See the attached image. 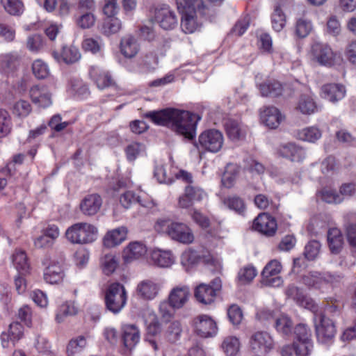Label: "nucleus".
I'll use <instances>...</instances> for the list:
<instances>
[{
	"label": "nucleus",
	"mask_w": 356,
	"mask_h": 356,
	"mask_svg": "<svg viewBox=\"0 0 356 356\" xmlns=\"http://www.w3.org/2000/svg\"><path fill=\"white\" fill-rule=\"evenodd\" d=\"M144 117L188 140L195 138L197 124L201 119L197 114L173 108L148 111L144 114Z\"/></svg>",
	"instance_id": "1"
},
{
	"label": "nucleus",
	"mask_w": 356,
	"mask_h": 356,
	"mask_svg": "<svg viewBox=\"0 0 356 356\" xmlns=\"http://www.w3.org/2000/svg\"><path fill=\"white\" fill-rule=\"evenodd\" d=\"M155 229L166 234L171 240L182 244H191L195 238L192 229L186 224L170 219L158 220Z\"/></svg>",
	"instance_id": "3"
},
{
	"label": "nucleus",
	"mask_w": 356,
	"mask_h": 356,
	"mask_svg": "<svg viewBox=\"0 0 356 356\" xmlns=\"http://www.w3.org/2000/svg\"><path fill=\"white\" fill-rule=\"evenodd\" d=\"M285 294L288 298H291L298 305L309 309L312 312H316L318 308V305L313 299L307 296L302 289L293 284L289 285L286 288Z\"/></svg>",
	"instance_id": "13"
},
{
	"label": "nucleus",
	"mask_w": 356,
	"mask_h": 356,
	"mask_svg": "<svg viewBox=\"0 0 356 356\" xmlns=\"http://www.w3.org/2000/svg\"><path fill=\"white\" fill-rule=\"evenodd\" d=\"M127 299V292L122 284L114 282L108 286L105 295V304L110 312L119 313L124 307Z\"/></svg>",
	"instance_id": "5"
},
{
	"label": "nucleus",
	"mask_w": 356,
	"mask_h": 356,
	"mask_svg": "<svg viewBox=\"0 0 356 356\" xmlns=\"http://www.w3.org/2000/svg\"><path fill=\"white\" fill-rule=\"evenodd\" d=\"M225 129L228 138L233 141L243 139L246 132L241 124L234 119H228L225 122Z\"/></svg>",
	"instance_id": "27"
},
{
	"label": "nucleus",
	"mask_w": 356,
	"mask_h": 356,
	"mask_svg": "<svg viewBox=\"0 0 356 356\" xmlns=\"http://www.w3.org/2000/svg\"><path fill=\"white\" fill-rule=\"evenodd\" d=\"M65 235L72 243L86 244L89 240V225L86 222L76 223L66 230Z\"/></svg>",
	"instance_id": "15"
},
{
	"label": "nucleus",
	"mask_w": 356,
	"mask_h": 356,
	"mask_svg": "<svg viewBox=\"0 0 356 356\" xmlns=\"http://www.w3.org/2000/svg\"><path fill=\"white\" fill-rule=\"evenodd\" d=\"M200 260V256L195 250L189 249L184 251L181 256V263L187 269L195 265Z\"/></svg>",
	"instance_id": "53"
},
{
	"label": "nucleus",
	"mask_w": 356,
	"mask_h": 356,
	"mask_svg": "<svg viewBox=\"0 0 356 356\" xmlns=\"http://www.w3.org/2000/svg\"><path fill=\"white\" fill-rule=\"evenodd\" d=\"M252 227L255 230L268 236H273L277 229L275 218L266 213L259 214L254 220Z\"/></svg>",
	"instance_id": "16"
},
{
	"label": "nucleus",
	"mask_w": 356,
	"mask_h": 356,
	"mask_svg": "<svg viewBox=\"0 0 356 356\" xmlns=\"http://www.w3.org/2000/svg\"><path fill=\"white\" fill-rule=\"evenodd\" d=\"M256 275V269L253 266H248L239 270L238 279L241 284H247L251 282Z\"/></svg>",
	"instance_id": "62"
},
{
	"label": "nucleus",
	"mask_w": 356,
	"mask_h": 356,
	"mask_svg": "<svg viewBox=\"0 0 356 356\" xmlns=\"http://www.w3.org/2000/svg\"><path fill=\"white\" fill-rule=\"evenodd\" d=\"M279 154L293 162H301L306 156L305 151L294 143H288L280 147Z\"/></svg>",
	"instance_id": "24"
},
{
	"label": "nucleus",
	"mask_w": 356,
	"mask_h": 356,
	"mask_svg": "<svg viewBox=\"0 0 356 356\" xmlns=\"http://www.w3.org/2000/svg\"><path fill=\"white\" fill-rule=\"evenodd\" d=\"M46 268L44 271V280L51 284L61 283L65 277V270L62 262L55 259H46L43 262Z\"/></svg>",
	"instance_id": "9"
},
{
	"label": "nucleus",
	"mask_w": 356,
	"mask_h": 356,
	"mask_svg": "<svg viewBox=\"0 0 356 356\" xmlns=\"http://www.w3.org/2000/svg\"><path fill=\"white\" fill-rule=\"evenodd\" d=\"M222 348L228 356H235L239 351L240 343L235 337H226L222 343Z\"/></svg>",
	"instance_id": "43"
},
{
	"label": "nucleus",
	"mask_w": 356,
	"mask_h": 356,
	"mask_svg": "<svg viewBox=\"0 0 356 356\" xmlns=\"http://www.w3.org/2000/svg\"><path fill=\"white\" fill-rule=\"evenodd\" d=\"M272 26L276 31H280L286 24V16L280 6H276L271 16Z\"/></svg>",
	"instance_id": "46"
},
{
	"label": "nucleus",
	"mask_w": 356,
	"mask_h": 356,
	"mask_svg": "<svg viewBox=\"0 0 356 356\" xmlns=\"http://www.w3.org/2000/svg\"><path fill=\"white\" fill-rule=\"evenodd\" d=\"M196 300L204 305H210L214 302L216 297L214 290L210 287V284L204 283L196 286L194 291Z\"/></svg>",
	"instance_id": "28"
},
{
	"label": "nucleus",
	"mask_w": 356,
	"mask_h": 356,
	"mask_svg": "<svg viewBox=\"0 0 356 356\" xmlns=\"http://www.w3.org/2000/svg\"><path fill=\"white\" fill-rule=\"evenodd\" d=\"M224 137L221 131L214 129H207L199 136L197 147L216 153L222 149Z\"/></svg>",
	"instance_id": "7"
},
{
	"label": "nucleus",
	"mask_w": 356,
	"mask_h": 356,
	"mask_svg": "<svg viewBox=\"0 0 356 356\" xmlns=\"http://www.w3.org/2000/svg\"><path fill=\"white\" fill-rule=\"evenodd\" d=\"M321 244L318 241H309L305 248L304 254L308 260H314L319 254Z\"/></svg>",
	"instance_id": "59"
},
{
	"label": "nucleus",
	"mask_w": 356,
	"mask_h": 356,
	"mask_svg": "<svg viewBox=\"0 0 356 356\" xmlns=\"http://www.w3.org/2000/svg\"><path fill=\"white\" fill-rule=\"evenodd\" d=\"M122 339L124 347L132 350L139 342L140 334L139 329L134 324H124L121 327Z\"/></svg>",
	"instance_id": "22"
},
{
	"label": "nucleus",
	"mask_w": 356,
	"mask_h": 356,
	"mask_svg": "<svg viewBox=\"0 0 356 356\" xmlns=\"http://www.w3.org/2000/svg\"><path fill=\"white\" fill-rule=\"evenodd\" d=\"M321 90V97L334 104L341 100L346 93L345 86L335 83L323 85Z\"/></svg>",
	"instance_id": "19"
},
{
	"label": "nucleus",
	"mask_w": 356,
	"mask_h": 356,
	"mask_svg": "<svg viewBox=\"0 0 356 356\" xmlns=\"http://www.w3.org/2000/svg\"><path fill=\"white\" fill-rule=\"evenodd\" d=\"M225 204L230 209L239 214H243L245 209L243 200L237 196L229 197L224 200Z\"/></svg>",
	"instance_id": "54"
},
{
	"label": "nucleus",
	"mask_w": 356,
	"mask_h": 356,
	"mask_svg": "<svg viewBox=\"0 0 356 356\" xmlns=\"http://www.w3.org/2000/svg\"><path fill=\"white\" fill-rule=\"evenodd\" d=\"M17 58L10 54L0 56V70L4 73L12 72L17 65Z\"/></svg>",
	"instance_id": "44"
},
{
	"label": "nucleus",
	"mask_w": 356,
	"mask_h": 356,
	"mask_svg": "<svg viewBox=\"0 0 356 356\" xmlns=\"http://www.w3.org/2000/svg\"><path fill=\"white\" fill-rule=\"evenodd\" d=\"M146 247L141 243H131L124 250L122 257L126 263L139 259L146 253Z\"/></svg>",
	"instance_id": "30"
},
{
	"label": "nucleus",
	"mask_w": 356,
	"mask_h": 356,
	"mask_svg": "<svg viewBox=\"0 0 356 356\" xmlns=\"http://www.w3.org/2000/svg\"><path fill=\"white\" fill-rule=\"evenodd\" d=\"M227 316L233 325H239L243 319V312L237 305H232L227 309Z\"/></svg>",
	"instance_id": "61"
},
{
	"label": "nucleus",
	"mask_w": 356,
	"mask_h": 356,
	"mask_svg": "<svg viewBox=\"0 0 356 356\" xmlns=\"http://www.w3.org/2000/svg\"><path fill=\"white\" fill-rule=\"evenodd\" d=\"M93 79L99 89H104L115 84L113 79L108 72H103L93 75Z\"/></svg>",
	"instance_id": "57"
},
{
	"label": "nucleus",
	"mask_w": 356,
	"mask_h": 356,
	"mask_svg": "<svg viewBox=\"0 0 356 356\" xmlns=\"http://www.w3.org/2000/svg\"><path fill=\"white\" fill-rule=\"evenodd\" d=\"M312 30V25L310 21L300 18L297 20L296 25V33L299 38L307 37Z\"/></svg>",
	"instance_id": "56"
},
{
	"label": "nucleus",
	"mask_w": 356,
	"mask_h": 356,
	"mask_svg": "<svg viewBox=\"0 0 356 356\" xmlns=\"http://www.w3.org/2000/svg\"><path fill=\"white\" fill-rule=\"evenodd\" d=\"M151 259L156 266L161 268L170 267L175 262V257L170 251L153 250Z\"/></svg>",
	"instance_id": "31"
},
{
	"label": "nucleus",
	"mask_w": 356,
	"mask_h": 356,
	"mask_svg": "<svg viewBox=\"0 0 356 356\" xmlns=\"http://www.w3.org/2000/svg\"><path fill=\"white\" fill-rule=\"evenodd\" d=\"M195 334L202 338L214 337L218 332L216 321L209 315L200 314L195 317L191 322Z\"/></svg>",
	"instance_id": "8"
},
{
	"label": "nucleus",
	"mask_w": 356,
	"mask_h": 356,
	"mask_svg": "<svg viewBox=\"0 0 356 356\" xmlns=\"http://www.w3.org/2000/svg\"><path fill=\"white\" fill-rule=\"evenodd\" d=\"M238 172L239 168L236 165L232 164L227 165L222 177V184L226 188H231L234 185Z\"/></svg>",
	"instance_id": "39"
},
{
	"label": "nucleus",
	"mask_w": 356,
	"mask_h": 356,
	"mask_svg": "<svg viewBox=\"0 0 356 356\" xmlns=\"http://www.w3.org/2000/svg\"><path fill=\"white\" fill-rule=\"evenodd\" d=\"M24 335L23 326L17 323L13 322L10 324L7 333L3 332L1 334L2 345L4 348H9L10 341L15 345Z\"/></svg>",
	"instance_id": "25"
},
{
	"label": "nucleus",
	"mask_w": 356,
	"mask_h": 356,
	"mask_svg": "<svg viewBox=\"0 0 356 356\" xmlns=\"http://www.w3.org/2000/svg\"><path fill=\"white\" fill-rule=\"evenodd\" d=\"M275 327L277 332L288 336L291 334L293 323L289 317L282 315L275 319Z\"/></svg>",
	"instance_id": "41"
},
{
	"label": "nucleus",
	"mask_w": 356,
	"mask_h": 356,
	"mask_svg": "<svg viewBox=\"0 0 356 356\" xmlns=\"http://www.w3.org/2000/svg\"><path fill=\"white\" fill-rule=\"evenodd\" d=\"M297 137L304 141L314 143L321 137V131L316 127H309L299 130Z\"/></svg>",
	"instance_id": "38"
},
{
	"label": "nucleus",
	"mask_w": 356,
	"mask_h": 356,
	"mask_svg": "<svg viewBox=\"0 0 356 356\" xmlns=\"http://www.w3.org/2000/svg\"><path fill=\"white\" fill-rule=\"evenodd\" d=\"M144 149L145 147L143 144L137 142L131 143L125 149L127 159L130 161H134Z\"/></svg>",
	"instance_id": "60"
},
{
	"label": "nucleus",
	"mask_w": 356,
	"mask_h": 356,
	"mask_svg": "<svg viewBox=\"0 0 356 356\" xmlns=\"http://www.w3.org/2000/svg\"><path fill=\"white\" fill-rule=\"evenodd\" d=\"M327 242L332 253H339L343 244V238L340 229L330 228L327 232Z\"/></svg>",
	"instance_id": "32"
},
{
	"label": "nucleus",
	"mask_w": 356,
	"mask_h": 356,
	"mask_svg": "<svg viewBox=\"0 0 356 356\" xmlns=\"http://www.w3.org/2000/svg\"><path fill=\"white\" fill-rule=\"evenodd\" d=\"M310 57L312 61L325 67H332L335 63V53L325 43L315 42L311 46Z\"/></svg>",
	"instance_id": "6"
},
{
	"label": "nucleus",
	"mask_w": 356,
	"mask_h": 356,
	"mask_svg": "<svg viewBox=\"0 0 356 356\" xmlns=\"http://www.w3.org/2000/svg\"><path fill=\"white\" fill-rule=\"evenodd\" d=\"M220 3L223 0H209ZM177 9L182 13L181 28L185 33H193L198 31L202 22L199 17H204L211 21L213 12L204 4L202 0H176Z\"/></svg>",
	"instance_id": "2"
},
{
	"label": "nucleus",
	"mask_w": 356,
	"mask_h": 356,
	"mask_svg": "<svg viewBox=\"0 0 356 356\" xmlns=\"http://www.w3.org/2000/svg\"><path fill=\"white\" fill-rule=\"evenodd\" d=\"M33 74L39 79L47 78L49 75V69L47 63L40 59L35 60L32 64Z\"/></svg>",
	"instance_id": "52"
},
{
	"label": "nucleus",
	"mask_w": 356,
	"mask_h": 356,
	"mask_svg": "<svg viewBox=\"0 0 356 356\" xmlns=\"http://www.w3.org/2000/svg\"><path fill=\"white\" fill-rule=\"evenodd\" d=\"M191 296L190 288L187 285L175 286L170 291L168 300L174 309L182 308L188 301Z\"/></svg>",
	"instance_id": "17"
},
{
	"label": "nucleus",
	"mask_w": 356,
	"mask_h": 356,
	"mask_svg": "<svg viewBox=\"0 0 356 356\" xmlns=\"http://www.w3.org/2000/svg\"><path fill=\"white\" fill-rule=\"evenodd\" d=\"M182 327L181 323L178 321H174L168 325L164 335L168 342L175 343L180 339Z\"/></svg>",
	"instance_id": "37"
},
{
	"label": "nucleus",
	"mask_w": 356,
	"mask_h": 356,
	"mask_svg": "<svg viewBox=\"0 0 356 356\" xmlns=\"http://www.w3.org/2000/svg\"><path fill=\"white\" fill-rule=\"evenodd\" d=\"M263 124L270 129L277 128L283 120L280 111L274 106L266 107L260 113Z\"/></svg>",
	"instance_id": "23"
},
{
	"label": "nucleus",
	"mask_w": 356,
	"mask_h": 356,
	"mask_svg": "<svg viewBox=\"0 0 356 356\" xmlns=\"http://www.w3.org/2000/svg\"><path fill=\"white\" fill-rule=\"evenodd\" d=\"M89 0H79L77 11L80 16L76 19L77 26L86 29L89 27Z\"/></svg>",
	"instance_id": "36"
},
{
	"label": "nucleus",
	"mask_w": 356,
	"mask_h": 356,
	"mask_svg": "<svg viewBox=\"0 0 356 356\" xmlns=\"http://www.w3.org/2000/svg\"><path fill=\"white\" fill-rule=\"evenodd\" d=\"M283 86L276 80H269L259 85L261 94L264 97H276L282 94Z\"/></svg>",
	"instance_id": "33"
},
{
	"label": "nucleus",
	"mask_w": 356,
	"mask_h": 356,
	"mask_svg": "<svg viewBox=\"0 0 356 356\" xmlns=\"http://www.w3.org/2000/svg\"><path fill=\"white\" fill-rule=\"evenodd\" d=\"M44 46V41L42 37L38 34L29 35L26 40V47L32 53H38Z\"/></svg>",
	"instance_id": "49"
},
{
	"label": "nucleus",
	"mask_w": 356,
	"mask_h": 356,
	"mask_svg": "<svg viewBox=\"0 0 356 356\" xmlns=\"http://www.w3.org/2000/svg\"><path fill=\"white\" fill-rule=\"evenodd\" d=\"M104 273L109 275L112 274L118 266V260L113 254H106L101 260Z\"/></svg>",
	"instance_id": "51"
},
{
	"label": "nucleus",
	"mask_w": 356,
	"mask_h": 356,
	"mask_svg": "<svg viewBox=\"0 0 356 356\" xmlns=\"http://www.w3.org/2000/svg\"><path fill=\"white\" fill-rule=\"evenodd\" d=\"M250 346L255 355L262 356L273 348V341L266 332H257L251 336Z\"/></svg>",
	"instance_id": "10"
},
{
	"label": "nucleus",
	"mask_w": 356,
	"mask_h": 356,
	"mask_svg": "<svg viewBox=\"0 0 356 356\" xmlns=\"http://www.w3.org/2000/svg\"><path fill=\"white\" fill-rule=\"evenodd\" d=\"M12 261L19 272L24 273L29 270V264L25 252L16 250L12 256Z\"/></svg>",
	"instance_id": "40"
},
{
	"label": "nucleus",
	"mask_w": 356,
	"mask_h": 356,
	"mask_svg": "<svg viewBox=\"0 0 356 356\" xmlns=\"http://www.w3.org/2000/svg\"><path fill=\"white\" fill-rule=\"evenodd\" d=\"M282 270L280 262L277 260L270 261L264 268L261 275L264 277L265 284L278 286L282 281L277 275Z\"/></svg>",
	"instance_id": "20"
},
{
	"label": "nucleus",
	"mask_w": 356,
	"mask_h": 356,
	"mask_svg": "<svg viewBox=\"0 0 356 356\" xmlns=\"http://www.w3.org/2000/svg\"><path fill=\"white\" fill-rule=\"evenodd\" d=\"M294 333L298 341H312L311 330L305 324H299L295 327Z\"/></svg>",
	"instance_id": "64"
},
{
	"label": "nucleus",
	"mask_w": 356,
	"mask_h": 356,
	"mask_svg": "<svg viewBox=\"0 0 356 356\" xmlns=\"http://www.w3.org/2000/svg\"><path fill=\"white\" fill-rule=\"evenodd\" d=\"M52 56L58 62L66 64L74 63L81 58L79 49L72 45L63 47L60 53L53 51Z\"/></svg>",
	"instance_id": "26"
},
{
	"label": "nucleus",
	"mask_w": 356,
	"mask_h": 356,
	"mask_svg": "<svg viewBox=\"0 0 356 356\" xmlns=\"http://www.w3.org/2000/svg\"><path fill=\"white\" fill-rule=\"evenodd\" d=\"M207 194L202 188L197 186L188 184L184 189V193L179 198V206L181 208H188L195 202L202 201Z\"/></svg>",
	"instance_id": "14"
},
{
	"label": "nucleus",
	"mask_w": 356,
	"mask_h": 356,
	"mask_svg": "<svg viewBox=\"0 0 356 356\" xmlns=\"http://www.w3.org/2000/svg\"><path fill=\"white\" fill-rule=\"evenodd\" d=\"M138 44L136 38L131 35L123 38L120 42L121 53L126 57L131 58L138 52Z\"/></svg>",
	"instance_id": "34"
},
{
	"label": "nucleus",
	"mask_w": 356,
	"mask_h": 356,
	"mask_svg": "<svg viewBox=\"0 0 356 356\" xmlns=\"http://www.w3.org/2000/svg\"><path fill=\"white\" fill-rule=\"evenodd\" d=\"M313 313L318 341L324 344L331 343L337 332L334 322L322 312H318V309Z\"/></svg>",
	"instance_id": "4"
},
{
	"label": "nucleus",
	"mask_w": 356,
	"mask_h": 356,
	"mask_svg": "<svg viewBox=\"0 0 356 356\" xmlns=\"http://www.w3.org/2000/svg\"><path fill=\"white\" fill-rule=\"evenodd\" d=\"M78 312L79 309L74 302H66L60 307L56 320L58 323H61L64 321L65 317L76 315Z\"/></svg>",
	"instance_id": "42"
},
{
	"label": "nucleus",
	"mask_w": 356,
	"mask_h": 356,
	"mask_svg": "<svg viewBox=\"0 0 356 356\" xmlns=\"http://www.w3.org/2000/svg\"><path fill=\"white\" fill-rule=\"evenodd\" d=\"M293 346L298 356H308L312 350L313 343L312 341H298L294 343Z\"/></svg>",
	"instance_id": "63"
},
{
	"label": "nucleus",
	"mask_w": 356,
	"mask_h": 356,
	"mask_svg": "<svg viewBox=\"0 0 356 356\" xmlns=\"http://www.w3.org/2000/svg\"><path fill=\"white\" fill-rule=\"evenodd\" d=\"M159 284L151 280L140 281L136 289V294L140 299L152 300L159 294Z\"/></svg>",
	"instance_id": "18"
},
{
	"label": "nucleus",
	"mask_w": 356,
	"mask_h": 356,
	"mask_svg": "<svg viewBox=\"0 0 356 356\" xmlns=\"http://www.w3.org/2000/svg\"><path fill=\"white\" fill-rule=\"evenodd\" d=\"M127 230L121 227L108 232L104 237L103 243L106 248H113L120 245L127 237Z\"/></svg>",
	"instance_id": "29"
},
{
	"label": "nucleus",
	"mask_w": 356,
	"mask_h": 356,
	"mask_svg": "<svg viewBox=\"0 0 356 356\" xmlns=\"http://www.w3.org/2000/svg\"><path fill=\"white\" fill-rule=\"evenodd\" d=\"M340 276L329 272L320 273L312 271L305 275L302 280L304 284L308 287L320 288L324 283H334L338 282Z\"/></svg>",
	"instance_id": "12"
},
{
	"label": "nucleus",
	"mask_w": 356,
	"mask_h": 356,
	"mask_svg": "<svg viewBox=\"0 0 356 356\" xmlns=\"http://www.w3.org/2000/svg\"><path fill=\"white\" fill-rule=\"evenodd\" d=\"M154 19L165 30L173 29L177 25V18L175 12L167 5L155 8Z\"/></svg>",
	"instance_id": "11"
},
{
	"label": "nucleus",
	"mask_w": 356,
	"mask_h": 356,
	"mask_svg": "<svg viewBox=\"0 0 356 356\" xmlns=\"http://www.w3.org/2000/svg\"><path fill=\"white\" fill-rule=\"evenodd\" d=\"M298 108L302 113L310 115L315 112L316 106L311 97L302 95L299 99Z\"/></svg>",
	"instance_id": "47"
},
{
	"label": "nucleus",
	"mask_w": 356,
	"mask_h": 356,
	"mask_svg": "<svg viewBox=\"0 0 356 356\" xmlns=\"http://www.w3.org/2000/svg\"><path fill=\"white\" fill-rule=\"evenodd\" d=\"M11 117L8 112L0 108V138L7 136L11 131Z\"/></svg>",
	"instance_id": "50"
},
{
	"label": "nucleus",
	"mask_w": 356,
	"mask_h": 356,
	"mask_svg": "<svg viewBox=\"0 0 356 356\" xmlns=\"http://www.w3.org/2000/svg\"><path fill=\"white\" fill-rule=\"evenodd\" d=\"M87 337L83 335L78 336L72 339L66 348V352L68 356H74L81 353L87 346Z\"/></svg>",
	"instance_id": "35"
},
{
	"label": "nucleus",
	"mask_w": 356,
	"mask_h": 356,
	"mask_svg": "<svg viewBox=\"0 0 356 356\" xmlns=\"http://www.w3.org/2000/svg\"><path fill=\"white\" fill-rule=\"evenodd\" d=\"M321 199L329 204H339L343 202L342 197L336 191L324 188L321 191Z\"/></svg>",
	"instance_id": "55"
},
{
	"label": "nucleus",
	"mask_w": 356,
	"mask_h": 356,
	"mask_svg": "<svg viewBox=\"0 0 356 356\" xmlns=\"http://www.w3.org/2000/svg\"><path fill=\"white\" fill-rule=\"evenodd\" d=\"M29 94L32 102L40 107L47 108L52 104L51 94L46 86H34Z\"/></svg>",
	"instance_id": "21"
},
{
	"label": "nucleus",
	"mask_w": 356,
	"mask_h": 356,
	"mask_svg": "<svg viewBox=\"0 0 356 356\" xmlns=\"http://www.w3.org/2000/svg\"><path fill=\"white\" fill-rule=\"evenodd\" d=\"M122 27L121 22L116 17H108L104 20L102 25V31L104 34L109 35L118 33Z\"/></svg>",
	"instance_id": "48"
},
{
	"label": "nucleus",
	"mask_w": 356,
	"mask_h": 356,
	"mask_svg": "<svg viewBox=\"0 0 356 356\" xmlns=\"http://www.w3.org/2000/svg\"><path fill=\"white\" fill-rule=\"evenodd\" d=\"M32 108L28 101L21 99L13 106V113L18 117L24 118L29 115Z\"/></svg>",
	"instance_id": "58"
},
{
	"label": "nucleus",
	"mask_w": 356,
	"mask_h": 356,
	"mask_svg": "<svg viewBox=\"0 0 356 356\" xmlns=\"http://www.w3.org/2000/svg\"><path fill=\"white\" fill-rule=\"evenodd\" d=\"M5 10L11 15H20L24 10V5L20 0H1Z\"/></svg>",
	"instance_id": "45"
}]
</instances>
